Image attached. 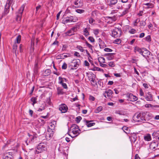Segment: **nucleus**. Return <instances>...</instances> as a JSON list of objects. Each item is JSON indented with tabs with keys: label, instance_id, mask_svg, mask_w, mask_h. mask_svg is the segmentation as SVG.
<instances>
[{
	"label": "nucleus",
	"instance_id": "7c9ffc66",
	"mask_svg": "<svg viewBox=\"0 0 159 159\" xmlns=\"http://www.w3.org/2000/svg\"><path fill=\"white\" fill-rule=\"evenodd\" d=\"M17 46L16 43H15L13 45V51L16 53V49L17 48Z\"/></svg>",
	"mask_w": 159,
	"mask_h": 159
},
{
	"label": "nucleus",
	"instance_id": "7ed1b4c3",
	"mask_svg": "<svg viewBox=\"0 0 159 159\" xmlns=\"http://www.w3.org/2000/svg\"><path fill=\"white\" fill-rule=\"evenodd\" d=\"M46 149V145L43 143H40L37 146L36 152L38 154L45 151Z\"/></svg>",
	"mask_w": 159,
	"mask_h": 159
},
{
	"label": "nucleus",
	"instance_id": "603ef678",
	"mask_svg": "<svg viewBox=\"0 0 159 159\" xmlns=\"http://www.w3.org/2000/svg\"><path fill=\"white\" fill-rule=\"evenodd\" d=\"M140 24L141 26H145L146 25V22L145 21H140Z\"/></svg>",
	"mask_w": 159,
	"mask_h": 159
},
{
	"label": "nucleus",
	"instance_id": "5fc2aeb1",
	"mask_svg": "<svg viewBox=\"0 0 159 159\" xmlns=\"http://www.w3.org/2000/svg\"><path fill=\"white\" fill-rule=\"evenodd\" d=\"M84 64L85 66H88L89 65V64L88 62L86 60L84 61Z\"/></svg>",
	"mask_w": 159,
	"mask_h": 159
},
{
	"label": "nucleus",
	"instance_id": "f03ea898",
	"mask_svg": "<svg viewBox=\"0 0 159 159\" xmlns=\"http://www.w3.org/2000/svg\"><path fill=\"white\" fill-rule=\"evenodd\" d=\"M80 131L78 126L76 124L72 125L70 129V131L75 135V137L77 136L80 134Z\"/></svg>",
	"mask_w": 159,
	"mask_h": 159
},
{
	"label": "nucleus",
	"instance_id": "338daca9",
	"mask_svg": "<svg viewBox=\"0 0 159 159\" xmlns=\"http://www.w3.org/2000/svg\"><path fill=\"white\" fill-rule=\"evenodd\" d=\"M44 107H42V108H39L38 110V111H41L44 110Z\"/></svg>",
	"mask_w": 159,
	"mask_h": 159
},
{
	"label": "nucleus",
	"instance_id": "aec40b11",
	"mask_svg": "<svg viewBox=\"0 0 159 159\" xmlns=\"http://www.w3.org/2000/svg\"><path fill=\"white\" fill-rule=\"evenodd\" d=\"M12 157V155H11L10 152H8L5 155V157H4V159H11Z\"/></svg>",
	"mask_w": 159,
	"mask_h": 159
},
{
	"label": "nucleus",
	"instance_id": "680f3d73",
	"mask_svg": "<svg viewBox=\"0 0 159 159\" xmlns=\"http://www.w3.org/2000/svg\"><path fill=\"white\" fill-rule=\"evenodd\" d=\"M59 80H60V81L59 82V83L61 84H62L63 83V80L62 79V78L60 77H59Z\"/></svg>",
	"mask_w": 159,
	"mask_h": 159
},
{
	"label": "nucleus",
	"instance_id": "423d86ee",
	"mask_svg": "<svg viewBox=\"0 0 159 159\" xmlns=\"http://www.w3.org/2000/svg\"><path fill=\"white\" fill-rule=\"evenodd\" d=\"M150 53V52L146 48H143V50L141 55L147 59V57H149Z\"/></svg>",
	"mask_w": 159,
	"mask_h": 159
},
{
	"label": "nucleus",
	"instance_id": "6ab92c4d",
	"mask_svg": "<svg viewBox=\"0 0 159 159\" xmlns=\"http://www.w3.org/2000/svg\"><path fill=\"white\" fill-rule=\"evenodd\" d=\"M55 126L53 125H51V123H50L49 124V125L48 126L49 128L48 129V132L49 131H51L52 132H53V130H54L55 128Z\"/></svg>",
	"mask_w": 159,
	"mask_h": 159
},
{
	"label": "nucleus",
	"instance_id": "39448f33",
	"mask_svg": "<svg viewBox=\"0 0 159 159\" xmlns=\"http://www.w3.org/2000/svg\"><path fill=\"white\" fill-rule=\"evenodd\" d=\"M127 97L128 98V100L130 101H135L138 99V98L133 95L131 93H128L127 94Z\"/></svg>",
	"mask_w": 159,
	"mask_h": 159
},
{
	"label": "nucleus",
	"instance_id": "13d9d810",
	"mask_svg": "<svg viewBox=\"0 0 159 159\" xmlns=\"http://www.w3.org/2000/svg\"><path fill=\"white\" fill-rule=\"evenodd\" d=\"M61 11H60L57 15V20H58L59 18V17L60 16V15L61 13Z\"/></svg>",
	"mask_w": 159,
	"mask_h": 159
},
{
	"label": "nucleus",
	"instance_id": "de8ad7c7",
	"mask_svg": "<svg viewBox=\"0 0 159 159\" xmlns=\"http://www.w3.org/2000/svg\"><path fill=\"white\" fill-rule=\"evenodd\" d=\"M9 11H4V12L2 13V17L5 16L7 13H8Z\"/></svg>",
	"mask_w": 159,
	"mask_h": 159
},
{
	"label": "nucleus",
	"instance_id": "c03bdc74",
	"mask_svg": "<svg viewBox=\"0 0 159 159\" xmlns=\"http://www.w3.org/2000/svg\"><path fill=\"white\" fill-rule=\"evenodd\" d=\"M100 66L103 67H107L108 66V65L107 64H104L102 63H100Z\"/></svg>",
	"mask_w": 159,
	"mask_h": 159
},
{
	"label": "nucleus",
	"instance_id": "c756f323",
	"mask_svg": "<svg viewBox=\"0 0 159 159\" xmlns=\"http://www.w3.org/2000/svg\"><path fill=\"white\" fill-rule=\"evenodd\" d=\"M36 100L37 98L34 97H33L31 99V101L33 102L32 105L33 106H34V104L36 103Z\"/></svg>",
	"mask_w": 159,
	"mask_h": 159
},
{
	"label": "nucleus",
	"instance_id": "58836bf2",
	"mask_svg": "<svg viewBox=\"0 0 159 159\" xmlns=\"http://www.w3.org/2000/svg\"><path fill=\"white\" fill-rule=\"evenodd\" d=\"M88 39L92 43L94 42L95 41V40L92 37H89L88 38Z\"/></svg>",
	"mask_w": 159,
	"mask_h": 159
},
{
	"label": "nucleus",
	"instance_id": "49530a36",
	"mask_svg": "<svg viewBox=\"0 0 159 159\" xmlns=\"http://www.w3.org/2000/svg\"><path fill=\"white\" fill-rule=\"evenodd\" d=\"M114 42L115 43L119 44L120 43L121 40L120 39H116L114 41Z\"/></svg>",
	"mask_w": 159,
	"mask_h": 159
},
{
	"label": "nucleus",
	"instance_id": "9d476101",
	"mask_svg": "<svg viewBox=\"0 0 159 159\" xmlns=\"http://www.w3.org/2000/svg\"><path fill=\"white\" fill-rule=\"evenodd\" d=\"M114 54V53H109L105 54L104 56L108 60H111L113 59Z\"/></svg>",
	"mask_w": 159,
	"mask_h": 159
},
{
	"label": "nucleus",
	"instance_id": "ddd939ff",
	"mask_svg": "<svg viewBox=\"0 0 159 159\" xmlns=\"http://www.w3.org/2000/svg\"><path fill=\"white\" fill-rule=\"evenodd\" d=\"M23 13V11H18L17 12L16 19L17 21H20L21 19L22 14Z\"/></svg>",
	"mask_w": 159,
	"mask_h": 159
},
{
	"label": "nucleus",
	"instance_id": "8fccbe9b",
	"mask_svg": "<svg viewBox=\"0 0 159 159\" xmlns=\"http://www.w3.org/2000/svg\"><path fill=\"white\" fill-rule=\"evenodd\" d=\"M117 2V0H111L110 3L111 4H115Z\"/></svg>",
	"mask_w": 159,
	"mask_h": 159
},
{
	"label": "nucleus",
	"instance_id": "6e6d98bb",
	"mask_svg": "<svg viewBox=\"0 0 159 159\" xmlns=\"http://www.w3.org/2000/svg\"><path fill=\"white\" fill-rule=\"evenodd\" d=\"M25 7H26L25 4H23L21 7L20 10H24V9L25 8Z\"/></svg>",
	"mask_w": 159,
	"mask_h": 159
},
{
	"label": "nucleus",
	"instance_id": "37998d69",
	"mask_svg": "<svg viewBox=\"0 0 159 159\" xmlns=\"http://www.w3.org/2000/svg\"><path fill=\"white\" fill-rule=\"evenodd\" d=\"M104 50L106 52H111L112 51V50L111 49L107 48H105L104 49Z\"/></svg>",
	"mask_w": 159,
	"mask_h": 159
},
{
	"label": "nucleus",
	"instance_id": "5701e85b",
	"mask_svg": "<svg viewBox=\"0 0 159 159\" xmlns=\"http://www.w3.org/2000/svg\"><path fill=\"white\" fill-rule=\"evenodd\" d=\"M144 140L147 141H149L151 139V136L150 134H148L144 137Z\"/></svg>",
	"mask_w": 159,
	"mask_h": 159
},
{
	"label": "nucleus",
	"instance_id": "3c124183",
	"mask_svg": "<svg viewBox=\"0 0 159 159\" xmlns=\"http://www.w3.org/2000/svg\"><path fill=\"white\" fill-rule=\"evenodd\" d=\"M128 12V11H124L120 15H119V16H122L125 14H126V13H127Z\"/></svg>",
	"mask_w": 159,
	"mask_h": 159
},
{
	"label": "nucleus",
	"instance_id": "a211bd4d",
	"mask_svg": "<svg viewBox=\"0 0 159 159\" xmlns=\"http://www.w3.org/2000/svg\"><path fill=\"white\" fill-rule=\"evenodd\" d=\"M73 16H71L66 18V19L65 21L66 23H68L72 22H74L73 21Z\"/></svg>",
	"mask_w": 159,
	"mask_h": 159
},
{
	"label": "nucleus",
	"instance_id": "9b49d317",
	"mask_svg": "<svg viewBox=\"0 0 159 159\" xmlns=\"http://www.w3.org/2000/svg\"><path fill=\"white\" fill-rule=\"evenodd\" d=\"M12 0H7L6 4L5 6V9L6 10L10 9L11 5L12 3Z\"/></svg>",
	"mask_w": 159,
	"mask_h": 159
},
{
	"label": "nucleus",
	"instance_id": "4be33fe9",
	"mask_svg": "<svg viewBox=\"0 0 159 159\" xmlns=\"http://www.w3.org/2000/svg\"><path fill=\"white\" fill-rule=\"evenodd\" d=\"M51 72V70L49 69H47L44 72L43 75L46 76L50 75Z\"/></svg>",
	"mask_w": 159,
	"mask_h": 159
},
{
	"label": "nucleus",
	"instance_id": "4d7b16f0",
	"mask_svg": "<svg viewBox=\"0 0 159 159\" xmlns=\"http://www.w3.org/2000/svg\"><path fill=\"white\" fill-rule=\"evenodd\" d=\"M53 135V132H52L51 133H50V134H47L46 135V136L47 137L48 136L50 138Z\"/></svg>",
	"mask_w": 159,
	"mask_h": 159
},
{
	"label": "nucleus",
	"instance_id": "bf43d9fd",
	"mask_svg": "<svg viewBox=\"0 0 159 159\" xmlns=\"http://www.w3.org/2000/svg\"><path fill=\"white\" fill-rule=\"evenodd\" d=\"M67 47V46L66 45H63L62 49V51H65Z\"/></svg>",
	"mask_w": 159,
	"mask_h": 159
},
{
	"label": "nucleus",
	"instance_id": "a19ab883",
	"mask_svg": "<svg viewBox=\"0 0 159 159\" xmlns=\"http://www.w3.org/2000/svg\"><path fill=\"white\" fill-rule=\"evenodd\" d=\"M67 67V64L64 62L62 66V69H66Z\"/></svg>",
	"mask_w": 159,
	"mask_h": 159
},
{
	"label": "nucleus",
	"instance_id": "6e6552de",
	"mask_svg": "<svg viewBox=\"0 0 159 159\" xmlns=\"http://www.w3.org/2000/svg\"><path fill=\"white\" fill-rule=\"evenodd\" d=\"M80 60L79 59L74 60L71 62L72 64H74V65H73L72 64L71 65L72 66H73L75 68L78 67L79 64L80 63Z\"/></svg>",
	"mask_w": 159,
	"mask_h": 159
},
{
	"label": "nucleus",
	"instance_id": "052dcab7",
	"mask_svg": "<svg viewBox=\"0 0 159 159\" xmlns=\"http://www.w3.org/2000/svg\"><path fill=\"white\" fill-rule=\"evenodd\" d=\"M89 99L90 100L93 101L95 100V98L94 97L92 96H90L89 97Z\"/></svg>",
	"mask_w": 159,
	"mask_h": 159
},
{
	"label": "nucleus",
	"instance_id": "473e14b6",
	"mask_svg": "<svg viewBox=\"0 0 159 159\" xmlns=\"http://www.w3.org/2000/svg\"><path fill=\"white\" fill-rule=\"evenodd\" d=\"M16 40L17 43H19L21 40V36L20 35H18L16 37Z\"/></svg>",
	"mask_w": 159,
	"mask_h": 159
},
{
	"label": "nucleus",
	"instance_id": "20e7f679",
	"mask_svg": "<svg viewBox=\"0 0 159 159\" xmlns=\"http://www.w3.org/2000/svg\"><path fill=\"white\" fill-rule=\"evenodd\" d=\"M121 32V31L120 29L116 28L112 31V36L115 37H119L120 35Z\"/></svg>",
	"mask_w": 159,
	"mask_h": 159
},
{
	"label": "nucleus",
	"instance_id": "0eeeda50",
	"mask_svg": "<svg viewBox=\"0 0 159 159\" xmlns=\"http://www.w3.org/2000/svg\"><path fill=\"white\" fill-rule=\"evenodd\" d=\"M67 109L68 108L67 106L64 104L61 105L59 107V110L61 111V113H65Z\"/></svg>",
	"mask_w": 159,
	"mask_h": 159
},
{
	"label": "nucleus",
	"instance_id": "774afa93",
	"mask_svg": "<svg viewBox=\"0 0 159 159\" xmlns=\"http://www.w3.org/2000/svg\"><path fill=\"white\" fill-rule=\"evenodd\" d=\"M134 159H140V157L139 156L138 154H136L135 156Z\"/></svg>",
	"mask_w": 159,
	"mask_h": 159
},
{
	"label": "nucleus",
	"instance_id": "cd10ccee",
	"mask_svg": "<svg viewBox=\"0 0 159 159\" xmlns=\"http://www.w3.org/2000/svg\"><path fill=\"white\" fill-rule=\"evenodd\" d=\"M103 107L102 106L98 107L95 110V112L96 113H98L102 110Z\"/></svg>",
	"mask_w": 159,
	"mask_h": 159
},
{
	"label": "nucleus",
	"instance_id": "f8f14e48",
	"mask_svg": "<svg viewBox=\"0 0 159 159\" xmlns=\"http://www.w3.org/2000/svg\"><path fill=\"white\" fill-rule=\"evenodd\" d=\"M69 54L68 53H66L65 54H61L60 55L57 56V59H64L65 58L67 57H69V56H68V55Z\"/></svg>",
	"mask_w": 159,
	"mask_h": 159
},
{
	"label": "nucleus",
	"instance_id": "4c0bfd02",
	"mask_svg": "<svg viewBox=\"0 0 159 159\" xmlns=\"http://www.w3.org/2000/svg\"><path fill=\"white\" fill-rule=\"evenodd\" d=\"M146 40L148 42H150L151 41V38L150 35H148L145 38Z\"/></svg>",
	"mask_w": 159,
	"mask_h": 159
},
{
	"label": "nucleus",
	"instance_id": "dca6fc26",
	"mask_svg": "<svg viewBox=\"0 0 159 159\" xmlns=\"http://www.w3.org/2000/svg\"><path fill=\"white\" fill-rule=\"evenodd\" d=\"M74 34L75 33H73L72 31L70 30L67 32L64 33L63 34V36H70Z\"/></svg>",
	"mask_w": 159,
	"mask_h": 159
},
{
	"label": "nucleus",
	"instance_id": "e2e57ef3",
	"mask_svg": "<svg viewBox=\"0 0 159 159\" xmlns=\"http://www.w3.org/2000/svg\"><path fill=\"white\" fill-rule=\"evenodd\" d=\"M145 35V34L144 33H141L139 35V37L140 38H142L144 37Z\"/></svg>",
	"mask_w": 159,
	"mask_h": 159
},
{
	"label": "nucleus",
	"instance_id": "412c9836",
	"mask_svg": "<svg viewBox=\"0 0 159 159\" xmlns=\"http://www.w3.org/2000/svg\"><path fill=\"white\" fill-rule=\"evenodd\" d=\"M130 138L131 141H132V142H134L136 141L137 139V136L136 134H133Z\"/></svg>",
	"mask_w": 159,
	"mask_h": 159
},
{
	"label": "nucleus",
	"instance_id": "72a5a7b5",
	"mask_svg": "<svg viewBox=\"0 0 159 159\" xmlns=\"http://www.w3.org/2000/svg\"><path fill=\"white\" fill-rule=\"evenodd\" d=\"M76 48L79 49L81 52H83L84 50L83 49V47L80 45H78L77 46Z\"/></svg>",
	"mask_w": 159,
	"mask_h": 159
},
{
	"label": "nucleus",
	"instance_id": "f257e3e1",
	"mask_svg": "<svg viewBox=\"0 0 159 159\" xmlns=\"http://www.w3.org/2000/svg\"><path fill=\"white\" fill-rule=\"evenodd\" d=\"M147 114L145 113L135 114L133 117V120L137 122H141L143 120H146V116Z\"/></svg>",
	"mask_w": 159,
	"mask_h": 159
},
{
	"label": "nucleus",
	"instance_id": "0e129e2a",
	"mask_svg": "<svg viewBox=\"0 0 159 159\" xmlns=\"http://www.w3.org/2000/svg\"><path fill=\"white\" fill-rule=\"evenodd\" d=\"M139 93L141 96H143V95L144 93L142 89L140 90Z\"/></svg>",
	"mask_w": 159,
	"mask_h": 159
},
{
	"label": "nucleus",
	"instance_id": "2eb2a0df",
	"mask_svg": "<svg viewBox=\"0 0 159 159\" xmlns=\"http://www.w3.org/2000/svg\"><path fill=\"white\" fill-rule=\"evenodd\" d=\"M148 95H147L145 97V99L148 101H152L153 100V98L152 95L151 94V93L148 92Z\"/></svg>",
	"mask_w": 159,
	"mask_h": 159
},
{
	"label": "nucleus",
	"instance_id": "a18cd8bd",
	"mask_svg": "<svg viewBox=\"0 0 159 159\" xmlns=\"http://www.w3.org/2000/svg\"><path fill=\"white\" fill-rule=\"evenodd\" d=\"M93 33L96 35H97L99 33V30L98 29L94 30Z\"/></svg>",
	"mask_w": 159,
	"mask_h": 159
},
{
	"label": "nucleus",
	"instance_id": "2f4dec72",
	"mask_svg": "<svg viewBox=\"0 0 159 159\" xmlns=\"http://www.w3.org/2000/svg\"><path fill=\"white\" fill-rule=\"evenodd\" d=\"M145 5L146 6V9L151 8L153 7V5L151 4H150L149 3H147L145 4Z\"/></svg>",
	"mask_w": 159,
	"mask_h": 159
},
{
	"label": "nucleus",
	"instance_id": "bb28decb",
	"mask_svg": "<svg viewBox=\"0 0 159 159\" xmlns=\"http://www.w3.org/2000/svg\"><path fill=\"white\" fill-rule=\"evenodd\" d=\"M134 50L136 51H137L138 52H139L140 54H142L143 50V48L141 49L140 48H139V47H136L135 48Z\"/></svg>",
	"mask_w": 159,
	"mask_h": 159
},
{
	"label": "nucleus",
	"instance_id": "b1692460",
	"mask_svg": "<svg viewBox=\"0 0 159 159\" xmlns=\"http://www.w3.org/2000/svg\"><path fill=\"white\" fill-rule=\"evenodd\" d=\"M88 29L87 28H85L84 30V35L86 37L88 36L89 35Z\"/></svg>",
	"mask_w": 159,
	"mask_h": 159
},
{
	"label": "nucleus",
	"instance_id": "09e8293b",
	"mask_svg": "<svg viewBox=\"0 0 159 159\" xmlns=\"http://www.w3.org/2000/svg\"><path fill=\"white\" fill-rule=\"evenodd\" d=\"M94 21V20L92 18H90L89 19V23L90 24H92Z\"/></svg>",
	"mask_w": 159,
	"mask_h": 159
},
{
	"label": "nucleus",
	"instance_id": "79ce46f5",
	"mask_svg": "<svg viewBox=\"0 0 159 159\" xmlns=\"http://www.w3.org/2000/svg\"><path fill=\"white\" fill-rule=\"evenodd\" d=\"M71 30L72 31V32L73 33H74L75 32H76L77 30V29L76 27H73L71 29Z\"/></svg>",
	"mask_w": 159,
	"mask_h": 159
},
{
	"label": "nucleus",
	"instance_id": "393cba45",
	"mask_svg": "<svg viewBox=\"0 0 159 159\" xmlns=\"http://www.w3.org/2000/svg\"><path fill=\"white\" fill-rule=\"evenodd\" d=\"M57 94H62L63 93V92L62 91L63 89L60 87H58L57 88Z\"/></svg>",
	"mask_w": 159,
	"mask_h": 159
},
{
	"label": "nucleus",
	"instance_id": "a878e982",
	"mask_svg": "<svg viewBox=\"0 0 159 159\" xmlns=\"http://www.w3.org/2000/svg\"><path fill=\"white\" fill-rule=\"evenodd\" d=\"M107 65L108 66L111 67H114L115 66V64L113 61L108 62L107 63Z\"/></svg>",
	"mask_w": 159,
	"mask_h": 159
},
{
	"label": "nucleus",
	"instance_id": "e433bc0d",
	"mask_svg": "<svg viewBox=\"0 0 159 159\" xmlns=\"http://www.w3.org/2000/svg\"><path fill=\"white\" fill-rule=\"evenodd\" d=\"M82 119V118L80 116H78L76 117V121L77 123H79L80 122V120Z\"/></svg>",
	"mask_w": 159,
	"mask_h": 159
},
{
	"label": "nucleus",
	"instance_id": "c9c22d12",
	"mask_svg": "<svg viewBox=\"0 0 159 159\" xmlns=\"http://www.w3.org/2000/svg\"><path fill=\"white\" fill-rule=\"evenodd\" d=\"M97 7V8L98 9L102 10L103 9V7L101 4L98 5Z\"/></svg>",
	"mask_w": 159,
	"mask_h": 159
},
{
	"label": "nucleus",
	"instance_id": "864d4df0",
	"mask_svg": "<svg viewBox=\"0 0 159 159\" xmlns=\"http://www.w3.org/2000/svg\"><path fill=\"white\" fill-rule=\"evenodd\" d=\"M74 55L75 56H76V57H80V55L79 54V53L77 52H75Z\"/></svg>",
	"mask_w": 159,
	"mask_h": 159
},
{
	"label": "nucleus",
	"instance_id": "ea45409f",
	"mask_svg": "<svg viewBox=\"0 0 159 159\" xmlns=\"http://www.w3.org/2000/svg\"><path fill=\"white\" fill-rule=\"evenodd\" d=\"M129 32L130 33H131L132 34H133L135 33L136 30L134 29H131L130 30H129Z\"/></svg>",
	"mask_w": 159,
	"mask_h": 159
},
{
	"label": "nucleus",
	"instance_id": "4468645a",
	"mask_svg": "<svg viewBox=\"0 0 159 159\" xmlns=\"http://www.w3.org/2000/svg\"><path fill=\"white\" fill-rule=\"evenodd\" d=\"M113 92L111 89H108L107 91H106L104 95L105 97L107 98L106 94L107 95V96L108 97H111L112 94H113Z\"/></svg>",
	"mask_w": 159,
	"mask_h": 159
},
{
	"label": "nucleus",
	"instance_id": "c85d7f7f",
	"mask_svg": "<svg viewBox=\"0 0 159 159\" xmlns=\"http://www.w3.org/2000/svg\"><path fill=\"white\" fill-rule=\"evenodd\" d=\"M85 44L88 48L91 49L92 51H93V47L91 44L89 43L87 41L86 42Z\"/></svg>",
	"mask_w": 159,
	"mask_h": 159
},
{
	"label": "nucleus",
	"instance_id": "69168bd1",
	"mask_svg": "<svg viewBox=\"0 0 159 159\" xmlns=\"http://www.w3.org/2000/svg\"><path fill=\"white\" fill-rule=\"evenodd\" d=\"M62 86L63 87V88L65 89H67V86L66 84V83H63L62 84H61Z\"/></svg>",
	"mask_w": 159,
	"mask_h": 159
},
{
	"label": "nucleus",
	"instance_id": "f3484780",
	"mask_svg": "<svg viewBox=\"0 0 159 159\" xmlns=\"http://www.w3.org/2000/svg\"><path fill=\"white\" fill-rule=\"evenodd\" d=\"M92 121L91 120H86L85 122L86 123V125L88 127H91L95 125V123L94 122L90 123Z\"/></svg>",
	"mask_w": 159,
	"mask_h": 159
},
{
	"label": "nucleus",
	"instance_id": "1a4fd4ad",
	"mask_svg": "<svg viewBox=\"0 0 159 159\" xmlns=\"http://www.w3.org/2000/svg\"><path fill=\"white\" fill-rule=\"evenodd\" d=\"M83 3L82 0H77L75 2V5L73 7L76 8L81 7L83 6Z\"/></svg>",
	"mask_w": 159,
	"mask_h": 159
},
{
	"label": "nucleus",
	"instance_id": "f704fd0d",
	"mask_svg": "<svg viewBox=\"0 0 159 159\" xmlns=\"http://www.w3.org/2000/svg\"><path fill=\"white\" fill-rule=\"evenodd\" d=\"M140 21V19L139 18L137 19L134 22V26H136L137 24Z\"/></svg>",
	"mask_w": 159,
	"mask_h": 159
}]
</instances>
